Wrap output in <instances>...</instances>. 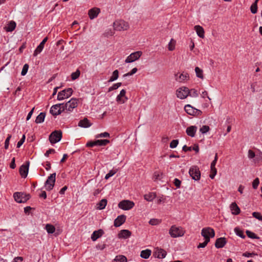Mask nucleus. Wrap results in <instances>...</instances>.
I'll return each instance as SVG.
<instances>
[{"instance_id":"0eeeda50","label":"nucleus","mask_w":262,"mask_h":262,"mask_svg":"<svg viewBox=\"0 0 262 262\" xmlns=\"http://www.w3.org/2000/svg\"><path fill=\"white\" fill-rule=\"evenodd\" d=\"M189 89L185 86H182L176 91V95L178 98L183 99L189 95Z\"/></svg>"},{"instance_id":"6e6552de","label":"nucleus","mask_w":262,"mask_h":262,"mask_svg":"<svg viewBox=\"0 0 262 262\" xmlns=\"http://www.w3.org/2000/svg\"><path fill=\"white\" fill-rule=\"evenodd\" d=\"M189 173L194 180L198 181L200 179L201 172L198 166H193L191 167L189 170Z\"/></svg>"},{"instance_id":"8fccbe9b","label":"nucleus","mask_w":262,"mask_h":262,"mask_svg":"<svg viewBox=\"0 0 262 262\" xmlns=\"http://www.w3.org/2000/svg\"><path fill=\"white\" fill-rule=\"evenodd\" d=\"M189 95L191 97H196L198 96V94L197 91L194 89H192L189 90Z\"/></svg>"},{"instance_id":"79ce46f5","label":"nucleus","mask_w":262,"mask_h":262,"mask_svg":"<svg viewBox=\"0 0 262 262\" xmlns=\"http://www.w3.org/2000/svg\"><path fill=\"white\" fill-rule=\"evenodd\" d=\"M80 72L77 69L75 72H73L71 74V79L73 80H75L77 79L80 76Z\"/></svg>"},{"instance_id":"052dcab7","label":"nucleus","mask_w":262,"mask_h":262,"mask_svg":"<svg viewBox=\"0 0 262 262\" xmlns=\"http://www.w3.org/2000/svg\"><path fill=\"white\" fill-rule=\"evenodd\" d=\"M26 137L25 135H23L21 139L17 142V147L19 148L25 142Z\"/></svg>"},{"instance_id":"c9c22d12","label":"nucleus","mask_w":262,"mask_h":262,"mask_svg":"<svg viewBox=\"0 0 262 262\" xmlns=\"http://www.w3.org/2000/svg\"><path fill=\"white\" fill-rule=\"evenodd\" d=\"M46 229L48 233L52 234L55 232V227L51 224H47L46 226Z\"/></svg>"},{"instance_id":"c85d7f7f","label":"nucleus","mask_w":262,"mask_h":262,"mask_svg":"<svg viewBox=\"0 0 262 262\" xmlns=\"http://www.w3.org/2000/svg\"><path fill=\"white\" fill-rule=\"evenodd\" d=\"M46 116L45 112H41L36 117L35 119V123L37 124L41 123L44 121Z\"/></svg>"},{"instance_id":"3c124183","label":"nucleus","mask_w":262,"mask_h":262,"mask_svg":"<svg viewBox=\"0 0 262 262\" xmlns=\"http://www.w3.org/2000/svg\"><path fill=\"white\" fill-rule=\"evenodd\" d=\"M110 137V134L107 132H104L96 135V138H107Z\"/></svg>"},{"instance_id":"ddd939ff","label":"nucleus","mask_w":262,"mask_h":262,"mask_svg":"<svg viewBox=\"0 0 262 262\" xmlns=\"http://www.w3.org/2000/svg\"><path fill=\"white\" fill-rule=\"evenodd\" d=\"M78 99L76 98H72L66 103V107H67L68 112H72L74 108H76L78 105Z\"/></svg>"},{"instance_id":"1a4fd4ad","label":"nucleus","mask_w":262,"mask_h":262,"mask_svg":"<svg viewBox=\"0 0 262 262\" xmlns=\"http://www.w3.org/2000/svg\"><path fill=\"white\" fill-rule=\"evenodd\" d=\"M135 204L133 201L123 200L119 202L118 207L124 210H128L133 208Z\"/></svg>"},{"instance_id":"39448f33","label":"nucleus","mask_w":262,"mask_h":262,"mask_svg":"<svg viewBox=\"0 0 262 262\" xmlns=\"http://www.w3.org/2000/svg\"><path fill=\"white\" fill-rule=\"evenodd\" d=\"M62 138V132L60 130L53 132L49 136V140L52 144L58 142Z\"/></svg>"},{"instance_id":"9b49d317","label":"nucleus","mask_w":262,"mask_h":262,"mask_svg":"<svg viewBox=\"0 0 262 262\" xmlns=\"http://www.w3.org/2000/svg\"><path fill=\"white\" fill-rule=\"evenodd\" d=\"M142 52L141 51H136L130 54L126 58L125 62L126 63H130L138 60L142 55Z\"/></svg>"},{"instance_id":"58836bf2","label":"nucleus","mask_w":262,"mask_h":262,"mask_svg":"<svg viewBox=\"0 0 262 262\" xmlns=\"http://www.w3.org/2000/svg\"><path fill=\"white\" fill-rule=\"evenodd\" d=\"M195 73H196V75L198 77L201 78V79H203L204 78V76H203V70L202 69H201L199 67H195Z\"/></svg>"},{"instance_id":"f257e3e1","label":"nucleus","mask_w":262,"mask_h":262,"mask_svg":"<svg viewBox=\"0 0 262 262\" xmlns=\"http://www.w3.org/2000/svg\"><path fill=\"white\" fill-rule=\"evenodd\" d=\"M114 29L118 31L127 30L129 28L128 24L123 20H116L113 24Z\"/></svg>"},{"instance_id":"bf43d9fd","label":"nucleus","mask_w":262,"mask_h":262,"mask_svg":"<svg viewBox=\"0 0 262 262\" xmlns=\"http://www.w3.org/2000/svg\"><path fill=\"white\" fill-rule=\"evenodd\" d=\"M255 255H257V254L254 252L250 253L248 252H246L243 254V256L247 257H253Z\"/></svg>"},{"instance_id":"473e14b6","label":"nucleus","mask_w":262,"mask_h":262,"mask_svg":"<svg viewBox=\"0 0 262 262\" xmlns=\"http://www.w3.org/2000/svg\"><path fill=\"white\" fill-rule=\"evenodd\" d=\"M106 204L107 200L105 199H102L97 204V208L100 210L103 209L105 207Z\"/></svg>"},{"instance_id":"603ef678","label":"nucleus","mask_w":262,"mask_h":262,"mask_svg":"<svg viewBox=\"0 0 262 262\" xmlns=\"http://www.w3.org/2000/svg\"><path fill=\"white\" fill-rule=\"evenodd\" d=\"M252 215L254 217L258 220L259 221H262V215L258 212H254L252 213Z\"/></svg>"},{"instance_id":"5fc2aeb1","label":"nucleus","mask_w":262,"mask_h":262,"mask_svg":"<svg viewBox=\"0 0 262 262\" xmlns=\"http://www.w3.org/2000/svg\"><path fill=\"white\" fill-rule=\"evenodd\" d=\"M209 127L207 125H203L202 127L200 128V132L202 134H205L209 130Z\"/></svg>"},{"instance_id":"20e7f679","label":"nucleus","mask_w":262,"mask_h":262,"mask_svg":"<svg viewBox=\"0 0 262 262\" xmlns=\"http://www.w3.org/2000/svg\"><path fill=\"white\" fill-rule=\"evenodd\" d=\"M56 180V173H52L48 177L47 180L45 182V185L46 189L48 191L52 190L55 185Z\"/></svg>"},{"instance_id":"b1692460","label":"nucleus","mask_w":262,"mask_h":262,"mask_svg":"<svg viewBox=\"0 0 262 262\" xmlns=\"http://www.w3.org/2000/svg\"><path fill=\"white\" fill-rule=\"evenodd\" d=\"M230 209L232 213L234 215H237L240 213L241 210L235 202L232 203L230 205Z\"/></svg>"},{"instance_id":"dca6fc26","label":"nucleus","mask_w":262,"mask_h":262,"mask_svg":"<svg viewBox=\"0 0 262 262\" xmlns=\"http://www.w3.org/2000/svg\"><path fill=\"white\" fill-rule=\"evenodd\" d=\"M100 12V9L97 7L93 8L89 10L88 15L91 19L97 17Z\"/></svg>"},{"instance_id":"de8ad7c7","label":"nucleus","mask_w":262,"mask_h":262,"mask_svg":"<svg viewBox=\"0 0 262 262\" xmlns=\"http://www.w3.org/2000/svg\"><path fill=\"white\" fill-rule=\"evenodd\" d=\"M29 67V66L27 63H26L24 65L21 72V75L22 76H25L26 75V74L28 71Z\"/></svg>"},{"instance_id":"13d9d810","label":"nucleus","mask_w":262,"mask_h":262,"mask_svg":"<svg viewBox=\"0 0 262 262\" xmlns=\"http://www.w3.org/2000/svg\"><path fill=\"white\" fill-rule=\"evenodd\" d=\"M259 183V179L256 178L255 179L252 183V187L254 189H257Z\"/></svg>"},{"instance_id":"e2e57ef3","label":"nucleus","mask_w":262,"mask_h":262,"mask_svg":"<svg viewBox=\"0 0 262 262\" xmlns=\"http://www.w3.org/2000/svg\"><path fill=\"white\" fill-rule=\"evenodd\" d=\"M173 183L177 188H180L181 184V181L177 178L174 179Z\"/></svg>"},{"instance_id":"69168bd1","label":"nucleus","mask_w":262,"mask_h":262,"mask_svg":"<svg viewBox=\"0 0 262 262\" xmlns=\"http://www.w3.org/2000/svg\"><path fill=\"white\" fill-rule=\"evenodd\" d=\"M94 146H97V144L96 143V140L95 141H89L86 144V147H92Z\"/></svg>"},{"instance_id":"72a5a7b5","label":"nucleus","mask_w":262,"mask_h":262,"mask_svg":"<svg viewBox=\"0 0 262 262\" xmlns=\"http://www.w3.org/2000/svg\"><path fill=\"white\" fill-rule=\"evenodd\" d=\"M127 258L125 256L123 255H118L116 256L114 259V262H126Z\"/></svg>"},{"instance_id":"a878e982","label":"nucleus","mask_w":262,"mask_h":262,"mask_svg":"<svg viewBox=\"0 0 262 262\" xmlns=\"http://www.w3.org/2000/svg\"><path fill=\"white\" fill-rule=\"evenodd\" d=\"M16 26V24L15 22L11 20L8 23V26L5 27V29L7 32H12L15 29Z\"/></svg>"},{"instance_id":"2eb2a0df","label":"nucleus","mask_w":262,"mask_h":262,"mask_svg":"<svg viewBox=\"0 0 262 262\" xmlns=\"http://www.w3.org/2000/svg\"><path fill=\"white\" fill-rule=\"evenodd\" d=\"M126 217L125 215H120L115 220L114 225L116 227H118L122 225L126 221Z\"/></svg>"},{"instance_id":"09e8293b","label":"nucleus","mask_w":262,"mask_h":262,"mask_svg":"<svg viewBox=\"0 0 262 262\" xmlns=\"http://www.w3.org/2000/svg\"><path fill=\"white\" fill-rule=\"evenodd\" d=\"M210 242V238H207L206 239H205V241L202 243H200L198 246V248H204L206 246L207 244Z\"/></svg>"},{"instance_id":"49530a36","label":"nucleus","mask_w":262,"mask_h":262,"mask_svg":"<svg viewBox=\"0 0 262 262\" xmlns=\"http://www.w3.org/2000/svg\"><path fill=\"white\" fill-rule=\"evenodd\" d=\"M210 168H211V173L210 174L209 177L211 179H214L215 176L216 174L217 170H216L215 167H213L210 166Z\"/></svg>"},{"instance_id":"412c9836","label":"nucleus","mask_w":262,"mask_h":262,"mask_svg":"<svg viewBox=\"0 0 262 262\" xmlns=\"http://www.w3.org/2000/svg\"><path fill=\"white\" fill-rule=\"evenodd\" d=\"M78 125L81 127L87 128L90 127L92 124L86 118H84L83 119L79 121Z\"/></svg>"},{"instance_id":"4be33fe9","label":"nucleus","mask_w":262,"mask_h":262,"mask_svg":"<svg viewBox=\"0 0 262 262\" xmlns=\"http://www.w3.org/2000/svg\"><path fill=\"white\" fill-rule=\"evenodd\" d=\"M194 30L196 32L197 35L202 38H204L205 37V31L203 28L199 25H196L194 26Z\"/></svg>"},{"instance_id":"7ed1b4c3","label":"nucleus","mask_w":262,"mask_h":262,"mask_svg":"<svg viewBox=\"0 0 262 262\" xmlns=\"http://www.w3.org/2000/svg\"><path fill=\"white\" fill-rule=\"evenodd\" d=\"M169 233L173 238L182 236L184 234V231L181 227H178L176 225L172 226L169 230Z\"/></svg>"},{"instance_id":"f3484780","label":"nucleus","mask_w":262,"mask_h":262,"mask_svg":"<svg viewBox=\"0 0 262 262\" xmlns=\"http://www.w3.org/2000/svg\"><path fill=\"white\" fill-rule=\"evenodd\" d=\"M189 76L187 73H181L178 76V74H175L176 80L179 82H183L189 80Z\"/></svg>"},{"instance_id":"6e6d98bb","label":"nucleus","mask_w":262,"mask_h":262,"mask_svg":"<svg viewBox=\"0 0 262 262\" xmlns=\"http://www.w3.org/2000/svg\"><path fill=\"white\" fill-rule=\"evenodd\" d=\"M179 143L178 140H173L170 143L169 146L171 148H176Z\"/></svg>"},{"instance_id":"4468645a","label":"nucleus","mask_w":262,"mask_h":262,"mask_svg":"<svg viewBox=\"0 0 262 262\" xmlns=\"http://www.w3.org/2000/svg\"><path fill=\"white\" fill-rule=\"evenodd\" d=\"M166 255V251L161 248H156L154 252V256L158 258H164Z\"/></svg>"},{"instance_id":"2f4dec72","label":"nucleus","mask_w":262,"mask_h":262,"mask_svg":"<svg viewBox=\"0 0 262 262\" xmlns=\"http://www.w3.org/2000/svg\"><path fill=\"white\" fill-rule=\"evenodd\" d=\"M97 146H105L110 143V140L107 139H100L96 140Z\"/></svg>"},{"instance_id":"f704fd0d","label":"nucleus","mask_w":262,"mask_h":262,"mask_svg":"<svg viewBox=\"0 0 262 262\" xmlns=\"http://www.w3.org/2000/svg\"><path fill=\"white\" fill-rule=\"evenodd\" d=\"M246 233L248 237L252 239H259L260 237L256 235L254 233L249 230H246Z\"/></svg>"},{"instance_id":"37998d69","label":"nucleus","mask_w":262,"mask_h":262,"mask_svg":"<svg viewBox=\"0 0 262 262\" xmlns=\"http://www.w3.org/2000/svg\"><path fill=\"white\" fill-rule=\"evenodd\" d=\"M117 171H118L117 169H113L111 170L108 172V173L105 175V179L106 180L109 179L110 177L113 176L116 173H117Z\"/></svg>"},{"instance_id":"ea45409f","label":"nucleus","mask_w":262,"mask_h":262,"mask_svg":"<svg viewBox=\"0 0 262 262\" xmlns=\"http://www.w3.org/2000/svg\"><path fill=\"white\" fill-rule=\"evenodd\" d=\"M60 104H56L52 106L50 110V113L52 115L54 116V113L57 112V111H58V108L59 107V106H60Z\"/></svg>"},{"instance_id":"a18cd8bd","label":"nucleus","mask_w":262,"mask_h":262,"mask_svg":"<svg viewBox=\"0 0 262 262\" xmlns=\"http://www.w3.org/2000/svg\"><path fill=\"white\" fill-rule=\"evenodd\" d=\"M176 41L171 39L168 43V49L169 51H173L174 49Z\"/></svg>"},{"instance_id":"aec40b11","label":"nucleus","mask_w":262,"mask_h":262,"mask_svg":"<svg viewBox=\"0 0 262 262\" xmlns=\"http://www.w3.org/2000/svg\"><path fill=\"white\" fill-rule=\"evenodd\" d=\"M132 232L128 230L123 229L120 231L118 234V237L120 238H127L130 236Z\"/></svg>"},{"instance_id":"5701e85b","label":"nucleus","mask_w":262,"mask_h":262,"mask_svg":"<svg viewBox=\"0 0 262 262\" xmlns=\"http://www.w3.org/2000/svg\"><path fill=\"white\" fill-rule=\"evenodd\" d=\"M197 127L195 126H190L187 128L186 132L189 136L193 137L195 136Z\"/></svg>"},{"instance_id":"774afa93","label":"nucleus","mask_w":262,"mask_h":262,"mask_svg":"<svg viewBox=\"0 0 262 262\" xmlns=\"http://www.w3.org/2000/svg\"><path fill=\"white\" fill-rule=\"evenodd\" d=\"M114 33L115 32L114 30L110 29L105 33V35L106 36H112L114 34Z\"/></svg>"},{"instance_id":"0e129e2a","label":"nucleus","mask_w":262,"mask_h":262,"mask_svg":"<svg viewBox=\"0 0 262 262\" xmlns=\"http://www.w3.org/2000/svg\"><path fill=\"white\" fill-rule=\"evenodd\" d=\"M250 11L253 14L256 13L257 12V6H255L252 5L250 7Z\"/></svg>"},{"instance_id":"680f3d73","label":"nucleus","mask_w":262,"mask_h":262,"mask_svg":"<svg viewBox=\"0 0 262 262\" xmlns=\"http://www.w3.org/2000/svg\"><path fill=\"white\" fill-rule=\"evenodd\" d=\"M248 157L249 159H253L255 157V152L251 149L248 150Z\"/></svg>"},{"instance_id":"c03bdc74","label":"nucleus","mask_w":262,"mask_h":262,"mask_svg":"<svg viewBox=\"0 0 262 262\" xmlns=\"http://www.w3.org/2000/svg\"><path fill=\"white\" fill-rule=\"evenodd\" d=\"M122 85L121 82H118L114 84L112 86L108 88V92H111L112 91H114L115 90L117 89L118 88L121 86Z\"/></svg>"},{"instance_id":"e433bc0d","label":"nucleus","mask_w":262,"mask_h":262,"mask_svg":"<svg viewBox=\"0 0 262 262\" xmlns=\"http://www.w3.org/2000/svg\"><path fill=\"white\" fill-rule=\"evenodd\" d=\"M119 76V72L117 70H115L112 76L110 77L108 82H112L118 79Z\"/></svg>"},{"instance_id":"cd10ccee","label":"nucleus","mask_w":262,"mask_h":262,"mask_svg":"<svg viewBox=\"0 0 262 262\" xmlns=\"http://www.w3.org/2000/svg\"><path fill=\"white\" fill-rule=\"evenodd\" d=\"M195 108L192 107L190 104H187L184 107V110L185 112L189 115L193 116L194 112L195 111Z\"/></svg>"},{"instance_id":"f03ea898","label":"nucleus","mask_w":262,"mask_h":262,"mask_svg":"<svg viewBox=\"0 0 262 262\" xmlns=\"http://www.w3.org/2000/svg\"><path fill=\"white\" fill-rule=\"evenodd\" d=\"M13 198L16 202L22 203H25L29 200L30 195L23 192H16L13 194Z\"/></svg>"},{"instance_id":"bb28decb","label":"nucleus","mask_w":262,"mask_h":262,"mask_svg":"<svg viewBox=\"0 0 262 262\" xmlns=\"http://www.w3.org/2000/svg\"><path fill=\"white\" fill-rule=\"evenodd\" d=\"M163 172L159 171H155L153 175L154 181H158L161 180L163 178Z\"/></svg>"},{"instance_id":"423d86ee","label":"nucleus","mask_w":262,"mask_h":262,"mask_svg":"<svg viewBox=\"0 0 262 262\" xmlns=\"http://www.w3.org/2000/svg\"><path fill=\"white\" fill-rule=\"evenodd\" d=\"M73 92L72 88L66 89L58 93L57 99L58 100H62L68 98L72 95Z\"/></svg>"},{"instance_id":"4c0bfd02","label":"nucleus","mask_w":262,"mask_h":262,"mask_svg":"<svg viewBox=\"0 0 262 262\" xmlns=\"http://www.w3.org/2000/svg\"><path fill=\"white\" fill-rule=\"evenodd\" d=\"M234 232L237 235L241 237V238H245L246 237V236L244 235L243 231L242 230H241L239 228H235Z\"/></svg>"},{"instance_id":"6ab92c4d","label":"nucleus","mask_w":262,"mask_h":262,"mask_svg":"<svg viewBox=\"0 0 262 262\" xmlns=\"http://www.w3.org/2000/svg\"><path fill=\"white\" fill-rule=\"evenodd\" d=\"M104 234V231L102 229H99L93 232L91 235V239L93 241H96L98 238L102 236Z\"/></svg>"},{"instance_id":"a19ab883","label":"nucleus","mask_w":262,"mask_h":262,"mask_svg":"<svg viewBox=\"0 0 262 262\" xmlns=\"http://www.w3.org/2000/svg\"><path fill=\"white\" fill-rule=\"evenodd\" d=\"M43 48H44V47L43 46H41V45L39 44L37 47L36 49L35 50L34 53H33V55L34 56H36L38 54L41 53V52L42 51Z\"/></svg>"},{"instance_id":"7c9ffc66","label":"nucleus","mask_w":262,"mask_h":262,"mask_svg":"<svg viewBox=\"0 0 262 262\" xmlns=\"http://www.w3.org/2000/svg\"><path fill=\"white\" fill-rule=\"evenodd\" d=\"M151 250H150L149 249H146L144 250H142L141 252L140 256L142 258H143L144 259H147L151 255Z\"/></svg>"},{"instance_id":"9d476101","label":"nucleus","mask_w":262,"mask_h":262,"mask_svg":"<svg viewBox=\"0 0 262 262\" xmlns=\"http://www.w3.org/2000/svg\"><path fill=\"white\" fill-rule=\"evenodd\" d=\"M201 234L206 239L207 238L213 237L215 236V232L212 228L206 227L202 230Z\"/></svg>"},{"instance_id":"f8f14e48","label":"nucleus","mask_w":262,"mask_h":262,"mask_svg":"<svg viewBox=\"0 0 262 262\" xmlns=\"http://www.w3.org/2000/svg\"><path fill=\"white\" fill-rule=\"evenodd\" d=\"M30 162L26 161L25 164H23L19 169V174L22 178H26L28 174Z\"/></svg>"},{"instance_id":"393cba45","label":"nucleus","mask_w":262,"mask_h":262,"mask_svg":"<svg viewBox=\"0 0 262 262\" xmlns=\"http://www.w3.org/2000/svg\"><path fill=\"white\" fill-rule=\"evenodd\" d=\"M126 91L124 89L122 90L120 94L117 96L116 98V100L118 102H121V103H124L125 101L121 99L122 97H125L126 100H127V98L125 97Z\"/></svg>"},{"instance_id":"864d4df0","label":"nucleus","mask_w":262,"mask_h":262,"mask_svg":"<svg viewBox=\"0 0 262 262\" xmlns=\"http://www.w3.org/2000/svg\"><path fill=\"white\" fill-rule=\"evenodd\" d=\"M138 69L137 68H133L130 72L127 73H126L125 74L123 75V77H127V76H132L133 75V74H135L137 71Z\"/></svg>"},{"instance_id":"c756f323","label":"nucleus","mask_w":262,"mask_h":262,"mask_svg":"<svg viewBox=\"0 0 262 262\" xmlns=\"http://www.w3.org/2000/svg\"><path fill=\"white\" fill-rule=\"evenodd\" d=\"M156 197V195L154 192H149L148 194H146L144 195V199L148 202L152 201Z\"/></svg>"},{"instance_id":"338daca9","label":"nucleus","mask_w":262,"mask_h":262,"mask_svg":"<svg viewBox=\"0 0 262 262\" xmlns=\"http://www.w3.org/2000/svg\"><path fill=\"white\" fill-rule=\"evenodd\" d=\"M55 150L54 149L51 148V149H49V150H48L46 152V153L45 154V156L46 157H49L50 154H52V153H55Z\"/></svg>"},{"instance_id":"4d7b16f0","label":"nucleus","mask_w":262,"mask_h":262,"mask_svg":"<svg viewBox=\"0 0 262 262\" xmlns=\"http://www.w3.org/2000/svg\"><path fill=\"white\" fill-rule=\"evenodd\" d=\"M11 138V135H8L7 138H6V139L5 140L4 147L6 149H8L9 147V141H10Z\"/></svg>"},{"instance_id":"a211bd4d","label":"nucleus","mask_w":262,"mask_h":262,"mask_svg":"<svg viewBox=\"0 0 262 262\" xmlns=\"http://www.w3.org/2000/svg\"><path fill=\"white\" fill-rule=\"evenodd\" d=\"M227 241L225 237H220L216 239L215 247L216 248H222L225 246Z\"/></svg>"}]
</instances>
